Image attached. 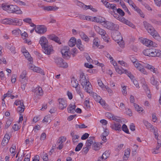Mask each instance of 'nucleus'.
Returning a JSON list of instances; mask_svg holds the SVG:
<instances>
[{"instance_id":"1","label":"nucleus","mask_w":161,"mask_h":161,"mask_svg":"<svg viewBox=\"0 0 161 161\" xmlns=\"http://www.w3.org/2000/svg\"><path fill=\"white\" fill-rule=\"evenodd\" d=\"M80 79L81 84L85 91L87 92L90 94L95 100L98 102L100 100L101 97L98 96L97 93L92 92V86L89 81V79L86 78L84 73H81L80 74Z\"/></svg>"},{"instance_id":"2","label":"nucleus","mask_w":161,"mask_h":161,"mask_svg":"<svg viewBox=\"0 0 161 161\" xmlns=\"http://www.w3.org/2000/svg\"><path fill=\"white\" fill-rule=\"evenodd\" d=\"M2 7L3 10L6 11L9 13H15L17 14H20L22 13V12L19 8L16 5H8L3 3L2 5Z\"/></svg>"},{"instance_id":"3","label":"nucleus","mask_w":161,"mask_h":161,"mask_svg":"<svg viewBox=\"0 0 161 161\" xmlns=\"http://www.w3.org/2000/svg\"><path fill=\"white\" fill-rule=\"evenodd\" d=\"M143 53L146 56L161 58V51L155 48H148L144 50Z\"/></svg>"},{"instance_id":"4","label":"nucleus","mask_w":161,"mask_h":161,"mask_svg":"<svg viewBox=\"0 0 161 161\" xmlns=\"http://www.w3.org/2000/svg\"><path fill=\"white\" fill-rule=\"evenodd\" d=\"M138 62L134 64V65L137 69L139 70H143L145 68L150 70H155L156 69L154 66L142 62Z\"/></svg>"},{"instance_id":"5","label":"nucleus","mask_w":161,"mask_h":161,"mask_svg":"<svg viewBox=\"0 0 161 161\" xmlns=\"http://www.w3.org/2000/svg\"><path fill=\"white\" fill-rule=\"evenodd\" d=\"M23 54L27 60L30 62V63L28 65L30 69L32 70H40V69L39 68L36 67L32 64L33 62V58L31 57V55L28 51Z\"/></svg>"},{"instance_id":"6","label":"nucleus","mask_w":161,"mask_h":161,"mask_svg":"<svg viewBox=\"0 0 161 161\" xmlns=\"http://www.w3.org/2000/svg\"><path fill=\"white\" fill-rule=\"evenodd\" d=\"M94 28L96 31L99 34L101 35L102 38L105 41H108V36L106 31L97 25L94 26Z\"/></svg>"},{"instance_id":"7","label":"nucleus","mask_w":161,"mask_h":161,"mask_svg":"<svg viewBox=\"0 0 161 161\" xmlns=\"http://www.w3.org/2000/svg\"><path fill=\"white\" fill-rule=\"evenodd\" d=\"M103 25L105 27L113 31H117L119 29V25L117 24H114L112 22L106 21L103 23Z\"/></svg>"},{"instance_id":"8","label":"nucleus","mask_w":161,"mask_h":161,"mask_svg":"<svg viewBox=\"0 0 161 161\" xmlns=\"http://www.w3.org/2000/svg\"><path fill=\"white\" fill-rule=\"evenodd\" d=\"M113 16L117 20H119L121 22L126 24L130 26L133 28L134 26V25L132 24V23H131L128 20H127L124 17H123V16H119V15L118 14H117L114 13V14H113Z\"/></svg>"},{"instance_id":"9","label":"nucleus","mask_w":161,"mask_h":161,"mask_svg":"<svg viewBox=\"0 0 161 161\" xmlns=\"http://www.w3.org/2000/svg\"><path fill=\"white\" fill-rule=\"evenodd\" d=\"M69 49V47L68 46H64L62 48L61 52L64 58L68 59L70 57L71 53Z\"/></svg>"},{"instance_id":"10","label":"nucleus","mask_w":161,"mask_h":161,"mask_svg":"<svg viewBox=\"0 0 161 161\" xmlns=\"http://www.w3.org/2000/svg\"><path fill=\"white\" fill-rule=\"evenodd\" d=\"M54 60L55 63L59 67L66 68L68 66L66 62H64L61 58H54Z\"/></svg>"},{"instance_id":"11","label":"nucleus","mask_w":161,"mask_h":161,"mask_svg":"<svg viewBox=\"0 0 161 161\" xmlns=\"http://www.w3.org/2000/svg\"><path fill=\"white\" fill-rule=\"evenodd\" d=\"M144 26L148 32L150 34H152L155 29L150 24L146 21H144L143 22Z\"/></svg>"},{"instance_id":"12","label":"nucleus","mask_w":161,"mask_h":161,"mask_svg":"<svg viewBox=\"0 0 161 161\" xmlns=\"http://www.w3.org/2000/svg\"><path fill=\"white\" fill-rule=\"evenodd\" d=\"M141 42L143 44L149 47H154L155 46V43H154L152 41L147 38L142 40Z\"/></svg>"},{"instance_id":"13","label":"nucleus","mask_w":161,"mask_h":161,"mask_svg":"<svg viewBox=\"0 0 161 161\" xmlns=\"http://www.w3.org/2000/svg\"><path fill=\"white\" fill-rule=\"evenodd\" d=\"M42 51L45 54L49 55L53 51V47L48 44L42 48Z\"/></svg>"},{"instance_id":"14","label":"nucleus","mask_w":161,"mask_h":161,"mask_svg":"<svg viewBox=\"0 0 161 161\" xmlns=\"http://www.w3.org/2000/svg\"><path fill=\"white\" fill-rule=\"evenodd\" d=\"M47 28L43 25L36 26V32L38 34H43L47 31Z\"/></svg>"},{"instance_id":"15","label":"nucleus","mask_w":161,"mask_h":161,"mask_svg":"<svg viewBox=\"0 0 161 161\" xmlns=\"http://www.w3.org/2000/svg\"><path fill=\"white\" fill-rule=\"evenodd\" d=\"M58 107L61 110L65 108L67 106L66 101L63 99H59L58 100Z\"/></svg>"},{"instance_id":"16","label":"nucleus","mask_w":161,"mask_h":161,"mask_svg":"<svg viewBox=\"0 0 161 161\" xmlns=\"http://www.w3.org/2000/svg\"><path fill=\"white\" fill-rule=\"evenodd\" d=\"M71 85L72 87L76 88L77 92H80V88L78 87L79 85L78 82L74 77H72L71 78Z\"/></svg>"},{"instance_id":"17","label":"nucleus","mask_w":161,"mask_h":161,"mask_svg":"<svg viewBox=\"0 0 161 161\" xmlns=\"http://www.w3.org/2000/svg\"><path fill=\"white\" fill-rule=\"evenodd\" d=\"M11 24L13 25H21L22 24V20L21 19H18L17 18L10 19Z\"/></svg>"},{"instance_id":"18","label":"nucleus","mask_w":161,"mask_h":161,"mask_svg":"<svg viewBox=\"0 0 161 161\" xmlns=\"http://www.w3.org/2000/svg\"><path fill=\"white\" fill-rule=\"evenodd\" d=\"M39 43L41 45L42 48L48 44V42L46 37L42 36L40 39Z\"/></svg>"},{"instance_id":"19","label":"nucleus","mask_w":161,"mask_h":161,"mask_svg":"<svg viewBox=\"0 0 161 161\" xmlns=\"http://www.w3.org/2000/svg\"><path fill=\"white\" fill-rule=\"evenodd\" d=\"M75 107L76 106L74 103H71L69 105L67 108L68 112L71 113H74L75 111Z\"/></svg>"},{"instance_id":"20","label":"nucleus","mask_w":161,"mask_h":161,"mask_svg":"<svg viewBox=\"0 0 161 161\" xmlns=\"http://www.w3.org/2000/svg\"><path fill=\"white\" fill-rule=\"evenodd\" d=\"M106 20L103 17L98 16V17H94V22L101 23L105 22Z\"/></svg>"},{"instance_id":"21","label":"nucleus","mask_w":161,"mask_h":161,"mask_svg":"<svg viewBox=\"0 0 161 161\" xmlns=\"http://www.w3.org/2000/svg\"><path fill=\"white\" fill-rule=\"evenodd\" d=\"M33 92L38 95L41 96L43 94L42 88L39 86L36 87L35 89L33 90Z\"/></svg>"},{"instance_id":"22","label":"nucleus","mask_w":161,"mask_h":161,"mask_svg":"<svg viewBox=\"0 0 161 161\" xmlns=\"http://www.w3.org/2000/svg\"><path fill=\"white\" fill-rule=\"evenodd\" d=\"M43 8L44 10L47 11H54L57 10L58 8L56 6H44Z\"/></svg>"},{"instance_id":"23","label":"nucleus","mask_w":161,"mask_h":161,"mask_svg":"<svg viewBox=\"0 0 161 161\" xmlns=\"http://www.w3.org/2000/svg\"><path fill=\"white\" fill-rule=\"evenodd\" d=\"M114 39L116 42L123 39V38L119 33H115L114 35Z\"/></svg>"},{"instance_id":"24","label":"nucleus","mask_w":161,"mask_h":161,"mask_svg":"<svg viewBox=\"0 0 161 161\" xmlns=\"http://www.w3.org/2000/svg\"><path fill=\"white\" fill-rule=\"evenodd\" d=\"M77 41L75 38L74 37H71L68 42V45L70 47H73L76 44Z\"/></svg>"},{"instance_id":"25","label":"nucleus","mask_w":161,"mask_h":161,"mask_svg":"<svg viewBox=\"0 0 161 161\" xmlns=\"http://www.w3.org/2000/svg\"><path fill=\"white\" fill-rule=\"evenodd\" d=\"M111 127L116 130L120 131L121 130V125L119 123H114Z\"/></svg>"},{"instance_id":"26","label":"nucleus","mask_w":161,"mask_h":161,"mask_svg":"<svg viewBox=\"0 0 161 161\" xmlns=\"http://www.w3.org/2000/svg\"><path fill=\"white\" fill-rule=\"evenodd\" d=\"M150 82L153 85L155 86L157 89H158V86L159 85V82L155 79L153 76V77L151 78V79Z\"/></svg>"},{"instance_id":"27","label":"nucleus","mask_w":161,"mask_h":161,"mask_svg":"<svg viewBox=\"0 0 161 161\" xmlns=\"http://www.w3.org/2000/svg\"><path fill=\"white\" fill-rule=\"evenodd\" d=\"M106 8L109 9H112L113 10V12L112 14L113 15L114 13H115V10H116L117 9L116 6L115 4H111L109 3Z\"/></svg>"},{"instance_id":"28","label":"nucleus","mask_w":161,"mask_h":161,"mask_svg":"<svg viewBox=\"0 0 161 161\" xmlns=\"http://www.w3.org/2000/svg\"><path fill=\"white\" fill-rule=\"evenodd\" d=\"M102 144V142L100 143L95 142L93 144V149L95 150H98L101 147Z\"/></svg>"},{"instance_id":"29","label":"nucleus","mask_w":161,"mask_h":161,"mask_svg":"<svg viewBox=\"0 0 161 161\" xmlns=\"http://www.w3.org/2000/svg\"><path fill=\"white\" fill-rule=\"evenodd\" d=\"M135 11H136L140 15L141 17L144 18V15L142 10L137 6L135 5L132 8Z\"/></svg>"},{"instance_id":"30","label":"nucleus","mask_w":161,"mask_h":161,"mask_svg":"<svg viewBox=\"0 0 161 161\" xmlns=\"http://www.w3.org/2000/svg\"><path fill=\"white\" fill-rule=\"evenodd\" d=\"M76 45L78 48L81 51H82L84 50V46L82 44L81 41L80 39L77 40L76 42Z\"/></svg>"},{"instance_id":"31","label":"nucleus","mask_w":161,"mask_h":161,"mask_svg":"<svg viewBox=\"0 0 161 161\" xmlns=\"http://www.w3.org/2000/svg\"><path fill=\"white\" fill-rule=\"evenodd\" d=\"M134 106L135 107V110L138 112L139 113H140L142 112H143V111L144 110L143 108L138 104L134 103Z\"/></svg>"},{"instance_id":"32","label":"nucleus","mask_w":161,"mask_h":161,"mask_svg":"<svg viewBox=\"0 0 161 161\" xmlns=\"http://www.w3.org/2000/svg\"><path fill=\"white\" fill-rule=\"evenodd\" d=\"M94 137H91L89 138L86 143V146L90 147L93 143Z\"/></svg>"},{"instance_id":"33","label":"nucleus","mask_w":161,"mask_h":161,"mask_svg":"<svg viewBox=\"0 0 161 161\" xmlns=\"http://www.w3.org/2000/svg\"><path fill=\"white\" fill-rule=\"evenodd\" d=\"M80 35L81 38L86 42H88L89 41L88 37L83 32L80 33Z\"/></svg>"},{"instance_id":"34","label":"nucleus","mask_w":161,"mask_h":161,"mask_svg":"<svg viewBox=\"0 0 161 161\" xmlns=\"http://www.w3.org/2000/svg\"><path fill=\"white\" fill-rule=\"evenodd\" d=\"M151 35L153 36V37L158 40L159 41L160 39V37L159 35L157 33V31L155 30L154 31H153L152 32V34H150Z\"/></svg>"},{"instance_id":"35","label":"nucleus","mask_w":161,"mask_h":161,"mask_svg":"<svg viewBox=\"0 0 161 161\" xmlns=\"http://www.w3.org/2000/svg\"><path fill=\"white\" fill-rule=\"evenodd\" d=\"M130 154V149H127L125 151L124 155L123 157L124 160H128Z\"/></svg>"},{"instance_id":"36","label":"nucleus","mask_w":161,"mask_h":161,"mask_svg":"<svg viewBox=\"0 0 161 161\" xmlns=\"http://www.w3.org/2000/svg\"><path fill=\"white\" fill-rule=\"evenodd\" d=\"M26 75V71H23L22 73L20 74V80L21 82L24 83L23 81H24L25 79H26L25 78Z\"/></svg>"},{"instance_id":"37","label":"nucleus","mask_w":161,"mask_h":161,"mask_svg":"<svg viewBox=\"0 0 161 161\" xmlns=\"http://www.w3.org/2000/svg\"><path fill=\"white\" fill-rule=\"evenodd\" d=\"M49 38L50 40L54 41L57 43H59L60 41L59 38L55 35H53L49 36Z\"/></svg>"},{"instance_id":"38","label":"nucleus","mask_w":161,"mask_h":161,"mask_svg":"<svg viewBox=\"0 0 161 161\" xmlns=\"http://www.w3.org/2000/svg\"><path fill=\"white\" fill-rule=\"evenodd\" d=\"M121 86L122 88V92L123 95L126 96L127 95L126 86L124 85L123 83H122L121 84Z\"/></svg>"},{"instance_id":"39","label":"nucleus","mask_w":161,"mask_h":161,"mask_svg":"<svg viewBox=\"0 0 161 161\" xmlns=\"http://www.w3.org/2000/svg\"><path fill=\"white\" fill-rule=\"evenodd\" d=\"M144 88L145 90L147 97L149 98H151V94L148 87L146 85H144Z\"/></svg>"},{"instance_id":"40","label":"nucleus","mask_w":161,"mask_h":161,"mask_svg":"<svg viewBox=\"0 0 161 161\" xmlns=\"http://www.w3.org/2000/svg\"><path fill=\"white\" fill-rule=\"evenodd\" d=\"M143 122L147 129H153V126L152 125L147 121L144 120L143 121Z\"/></svg>"},{"instance_id":"41","label":"nucleus","mask_w":161,"mask_h":161,"mask_svg":"<svg viewBox=\"0 0 161 161\" xmlns=\"http://www.w3.org/2000/svg\"><path fill=\"white\" fill-rule=\"evenodd\" d=\"M110 153L109 151H106L102 155L101 157L102 159L104 160L106 159L108 157Z\"/></svg>"},{"instance_id":"42","label":"nucleus","mask_w":161,"mask_h":161,"mask_svg":"<svg viewBox=\"0 0 161 161\" xmlns=\"http://www.w3.org/2000/svg\"><path fill=\"white\" fill-rule=\"evenodd\" d=\"M66 140V137L63 136L60 137L58 141L56 144L58 145V144H63V143Z\"/></svg>"},{"instance_id":"43","label":"nucleus","mask_w":161,"mask_h":161,"mask_svg":"<svg viewBox=\"0 0 161 161\" xmlns=\"http://www.w3.org/2000/svg\"><path fill=\"white\" fill-rule=\"evenodd\" d=\"M1 23L4 24L11 25V21H10V18L5 19L1 21Z\"/></svg>"},{"instance_id":"44","label":"nucleus","mask_w":161,"mask_h":161,"mask_svg":"<svg viewBox=\"0 0 161 161\" xmlns=\"http://www.w3.org/2000/svg\"><path fill=\"white\" fill-rule=\"evenodd\" d=\"M106 89V91L109 94L110 96H112L113 94V90L108 86H105L104 90Z\"/></svg>"},{"instance_id":"45","label":"nucleus","mask_w":161,"mask_h":161,"mask_svg":"<svg viewBox=\"0 0 161 161\" xmlns=\"http://www.w3.org/2000/svg\"><path fill=\"white\" fill-rule=\"evenodd\" d=\"M16 146L14 145H13L12 147L10 149V152L13 156H14L15 154Z\"/></svg>"},{"instance_id":"46","label":"nucleus","mask_w":161,"mask_h":161,"mask_svg":"<svg viewBox=\"0 0 161 161\" xmlns=\"http://www.w3.org/2000/svg\"><path fill=\"white\" fill-rule=\"evenodd\" d=\"M25 109V106L23 105L22 106H19L17 108V111L19 113H22L24 112Z\"/></svg>"},{"instance_id":"47","label":"nucleus","mask_w":161,"mask_h":161,"mask_svg":"<svg viewBox=\"0 0 161 161\" xmlns=\"http://www.w3.org/2000/svg\"><path fill=\"white\" fill-rule=\"evenodd\" d=\"M99 41L98 38H95L93 40V47H99Z\"/></svg>"},{"instance_id":"48","label":"nucleus","mask_w":161,"mask_h":161,"mask_svg":"<svg viewBox=\"0 0 161 161\" xmlns=\"http://www.w3.org/2000/svg\"><path fill=\"white\" fill-rule=\"evenodd\" d=\"M21 33V31L18 28L12 31V33L15 35H18Z\"/></svg>"},{"instance_id":"49","label":"nucleus","mask_w":161,"mask_h":161,"mask_svg":"<svg viewBox=\"0 0 161 161\" xmlns=\"http://www.w3.org/2000/svg\"><path fill=\"white\" fill-rule=\"evenodd\" d=\"M151 21L153 24L158 25H161V21L159 20H158L156 19H152L151 20Z\"/></svg>"},{"instance_id":"50","label":"nucleus","mask_w":161,"mask_h":161,"mask_svg":"<svg viewBox=\"0 0 161 161\" xmlns=\"http://www.w3.org/2000/svg\"><path fill=\"white\" fill-rule=\"evenodd\" d=\"M117 13L119 14L120 16H123L125 15V12L121 9L119 8L116 10Z\"/></svg>"},{"instance_id":"51","label":"nucleus","mask_w":161,"mask_h":161,"mask_svg":"<svg viewBox=\"0 0 161 161\" xmlns=\"http://www.w3.org/2000/svg\"><path fill=\"white\" fill-rule=\"evenodd\" d=\"M51 119L50 116L47 115L44 117L43 121V122H45L46 123L48 122H51Z\"/></svg>"},{"instance_id":"52","label":"nucleus","mask_w":161,"mask_h":161,"mask_svg":"<svg viewBox=\"0 0 161 161\" xmlns=\"http://www.w3.org/2000/svg\"><path fill=\"white\" fill-rule=\"evenodd\" d=\"M14 103L16 106L19 105L20 106H23L24 104L23 102L22 101H20L19 100H16Z\"/></svg>"},{"instance_id":"53","label":"nucleus","mask_w":161,"mask_h":161,"mask_svg":"<svg viewBox=\"0 0 161 161\" xmlns=\"http://www.w3.org/2000/svg\"><path fill=\"white\" fill-rule=\"evenodd\" d=\"M98 84L100 87H101L103 90H104L105 86L102 81L100 80H97Z\"/></svg>"},{"instance_id":"54","label":"nucleus","mask_w":161,"mask_h":161,"mask_svg":"<svg viewBox=\"0 0 161 161\" xmlns=\"http://www.w3.org/2000/svg\"><path fill=\"white\" fill-rule=\"evenodd\" d=\"M83 144L82 143H79L76 147L75 148V151H80L82 147L83 146Z\"/></svg>"},{"instance_id":"55","label":"nucleus","mask_w":161,"mask_h":161,"mask_svg":"<svg viewBox=\"0 0 161 161\" xmlns=\"http://www.w3.org/2000/svg\"><path fill=\"white\" fill-rule=\"evenodd\" d=\"M75 2L78 6L81 7L83 9L84 6L85 5L83 3L77 0H76Z\"/></svg>"},{"instance_id":"56","label":"nucleus","mask_w":161,"mask_h":161,"mask_svg":"<svg viewBox=\"0 0 161 161\" xmlns=\"http://www.w3.org/2000/svg\"><path fill=\"white\" fill-rule=\"evenodd\" d=\"M98 102L103 107H105L106 106L107 104H106L105 101L102 98H101Z\"/></svg>"},{"instance_id":"57","label":"nucleus","mask_w":161,"mask_h":161,"mask_svg":"<svg viewBox=\"0 0 161 161\" xmlns=\"http://www.w3.org/2000/svg\"><path fill=\"white\" fill-rule=\"evenodd\" d=\"M122 130L127 133H129V130L127 128V126L125 124H124L122 126Z\"/></svg>"},{"instance_id":"58","label":"nucleus","mask_w":161,"mask_h":161,"mask_svg":"<svg viewBox=\"0 0 161 161\" xmlns=\"http://www.w3.org/2000/svg\"><path fill=\"white\" fill-rule=\"evenodd\" d=\"M9 141L8 140L3 138L1 143V145L3 147L5 146L8 144Z\"/></svg>"},{"instance_id":"59","label":"nucleus","mask_w":161,"mask_h":161,"mask_svg":"<svg viewBox=\"0 0 161 161\" xmlns=\"http://www.w3.org/2000/svg\"><path fill=\"white\" fill-rule=\"evenodd\" d=\"M79 137V136L78 135L74 136L72 138L73 142L74 143H75L78 142V139Z\"/></svg>"},{"instance_id":"60","label":"nucleus","mask_w":161,"mask_h":161,"mask_svg":"<svg viewBox=\"0 0 161 161\" xmlns=\"http://www.w3.org/2000/svg\"><path fill=\"white\" fill-rule=\"evenodd\" d=\"M84 106L85 108H88L90 107L89 101L88 100H86L84 102Z\"/></svg>"},{"instance_id":"61","label":"nucleus","mask_w":161,"mask_h":161,"mask_svg":"<svg viewBox=\"0 0 161 161\" xmlns=\"http://www.w3.org/2000/svg\"><path fill=\"white\" fill-rule=\"evenodd\" d=\"M106 116L109 119H112L114 115L111 113L107 112L105 114Z\"/></svg>"},{"instance_id":"62","label":"nucleus","mask_w":161,"mask_h":161,"mask_svg":"<svg viewBox=\"0 0 161 161\" xmlns=\"http://www.w3.org/2000/svg\"><path fill=\"white\" fill-rule=\"evenodd\" d=\"M104 54L110 60L113 59V57L108 52L106 51L104 52Z\"/></svg>"},{"instance_id":"63","label":"nucleus","mask_w":161,"mask_h":161,"mask_svg":"<svg viewBox=\"0 0 161 161\" xmlns=\"http://www.w3.org/2000/svg\"><path fill=\"white\" fill-rule=\"evenodd\" d=\"M124 72H125V73L126 74L131 80H133L134 76L132 74L130 73H129L127 71H124Z\"/></svg>"},{"instance_id":"64","label":"nucleus","mask_w":161,"mask_h":161,"mask_svg":"<svg viewBox=\"0 0 161 161\" xmlns=\"http://www.w3.org/2000/svg\"><path fill=\"white\" fill-rule=\"evenodd\" d=\"M46 137V134L43 132L42 133L40 137V140L41 141L44 140L45 139Z\"/></svg>"}]
</instances>
